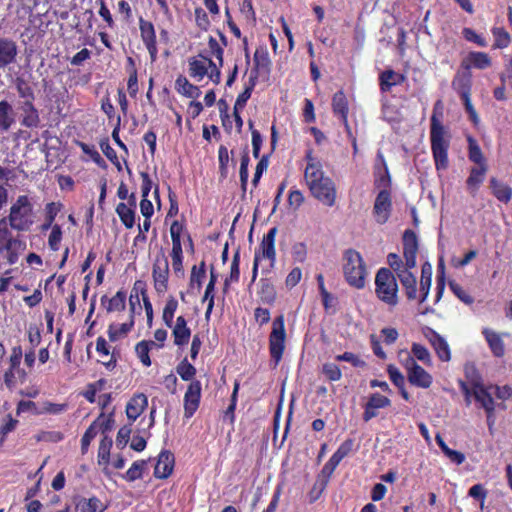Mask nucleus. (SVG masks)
<instances>
[{
	"label": "nucleus",
	"mask_w": 512,
	"mask_h": 512,
	"mask_svg": "<svg viewBox=\"0 0 512 512\" xmlns=\"http://www.w3.org/2000/svg\"><path fill=\"white\" fill-rule=\"evenodd\" d=\"M391 405V400L381 395L380 393H373L370 395L367 403L364 406L362 418L365 422L370 421L378 415V409H383Z\"/></svg>",
	"instance_id": "nucleus-16"
},
{
	"label": "nucleus",
	"mask_w": 512,
	"mask_h": 512,
	"mask_svg": "<svg viewBox=\"0 0 512 512\" xmlns=\"http://www.w3.org/2000/svg\"><path fill=\"white\" fill-rule=\"evenodd\" d=\"M178 308V301L173 297L170 296L165 304V307L163 309V315L162 319L167 327L171 328L173 325V319L175 311Z\"/></svg>",
	"instance_id": "nucleus-55"
},
{
	"label": "nucleus",
	"mask_w": 512,
	"mask_h": 512,
	"mask_svg": "<svg viewBox=\"0 0 512 512\" xmlns=\"http://www.w3.org/2000/svg\"><path fill=\"white\" fill-rule=\"evenodd\" d=\"M169 262L162 252L157 255L152 266V278L154 289L158 294H164L168 290Z\"/></svg>",
	"instance_id": "nucleus-9"
},
{
	"label": "nucleus",
	"mask_w": 512,
	"mask_h": 512,
	"mask_svg": "<svg viewBox=\"0 0 512 512\" xmlns=\"http://www.w3.org/2000/svg\"><path fill=\"white\" fill-rule=\"evenodd\" d=\"M411 352H412V356L415 359L423 362L426 365L431 364L430 353L424 345L419 344V343H413L411 346Z\"/></svg>",
	"instance_id": "nucleus-61"
},
{
	"label": "nucleus",
	"mask_w": 512,
	"mask_h": 512,
	"mask_svg": "<svg viewBox=\"0 0 512 512\" xmlns=\"http://www.w3.org/2000/svg\"><path fill=\"white\" fill-rule=\"evenodd\" d=\"M354 447V439L348 438L344 442L340 444L338 449L333 453L331 456L334 458L338 463H340L346 456H348Z\"/></svg>",
	"instance_id": "nucleus-60"
},
{
	"label": "nucleus",
	"mask_w": 512,
	"mask_h": 512,
	"mask_svg": "<svg viewBox=\"0 0 512 512\" xmlns=\"http://www.w3.org/2000/svg\"><path fill=\"white\" fill-rule=\"evenodd\" d=\"M331 106L333 114L339 119L348 117L349 104L343 90H339L333 95Z\"/></svg>",
	"instance_id": "nucleus-33"
},
{
	"label": "nucleus",
	"mask_w": 512,
	"mask_h": 512,
	"mask_svg": "<svg viewBox=\"0 0 512 512\" xmlns=\"http://www.w3.org/2000/svg\"><path fill=\"white\" fill-rule=\"evenodd\" d=\"M240 279V253L236 251L233 255L229 276L224 281L223 293L229 290L230 283H237Z\"/></svg>",
	"instance_id": "nucleus-42"
},
{
	"label": "nucleus",
	"mask_w": 512,
	"mask_h": 512,
	"mask_svg": "<svg viewBox=\"0 0 512 512\" xmlns=\"http://www.w3.org/2000/svg\"><path fill=\"white\" fill-rule=\"evenodd\" d=\"M101 305L108 313L125 310L126 292L119 290L112 298H108L107 295H103L101 297Z\"/></svg>",
	"instance_id": "nucleus-30"
},
{
	"label": "nucleus",
	"mask_w": 512,
	"mask_h": 512,
	"mask_svg": "<svg viewBox=\"0 0 512 512\" xmlns=\"http://www.w3.org/2000/svg\"><path fill=\"white\" fill-rule=\"evenodd\" d=\"M33 217V205L29 197L27 195H20L10 207L8 224L18 232H25L34 223Z\"/></svg>",
	"instance_id": "nucleus-6"
},
{
	"label": "nucleus",
	"mask_w": 512,
	"mask_h": 512,
	"mask_svg": "<svg viewBox=\"0 0 512 512\" xmlns=\"http://www.w3.org/2000/svg\"><path fill=\"white\" fill-rule=\"evenodd\" d=\"M175 457L169 450H162L154 468V476L158 479L168 478L174 469Z\"/></svg>",
	"instance_id": "nucleus-18"
},
{
	"label": "nucleus",
	"mask_w": 512,
	"mask_h": 512,
	"mask_svg": "<svg viewBox=\"0 0 512 512\" xmlns=\"http://www.w3.org/2000/svg\"><path fill=\"white\" fill-rule=\"evenodd\" d=\"M322 373L327 380L331 382L339 381L342 378V372L338 365L335 363H325L322 366Z\"/></svg>",
	"instance_id": "nucleus-64"
},
{
	"label": "nucleus",
	"mask_w": 512,
	"mask_h": 512,
	"mask_svg": "<svg viewBox=\"0 0 512 512\" xmlns=\"http://www.w3.org/2000/svg\"><path fill=\"white\" fill-rule=\"evenodd\" d=\"M417 253V235L413 230L407 229L403 234V256L406 268L398 273V277L409 300H414L417 295L416 277L409 271L416 266Z\"/></svg>",
	"instance_id": "nucleus-2"
},
{
	"label": "nucleus",
	"mask_w": 512,
	"mask_h": 512,
	"mask_svg": "<svg viewBox=\"0 0 512 512\" xmlns=\"http://www.w3.org/2000/svg\"><path fill=\"white\" fill-rule=\"evenodd\" d=\"M378 158L381 160L383 165V170L375 171L374 173V186L380 190L389 189L391 190V176L389 173L388 166L385 162V159L381 153H378Z\"/></svg>",
	"instance_id": "nucleus-37"
},
{
	"label": "nucleus",
	"mask_w": 512,
	"mask_h": 512,
	"mask_svg": "<svg viewBox=\"0 0 512 512\" xmlns=\"http://www.w3.org/2000/svg\"><path fill=\"white\" fill-rule=\"evenodd\" d=\"M9 226L5 218L0 220V254L6 252L8 263L15 264L19 254L26 249V243L14 237Z\"/></svg>",
	"instance_id": "nucleus-7"
},
{
	"label": "nucleus",
	"mask_w": 512,
	"mask_h": 512,
	"mask_svg": "<svg viewBox=\"0 0 512 512\" xmlns=\"http://www.w3.org/2000/svg\"><path fill=\"white\" fill-rule=\"evenodd\" d=\"M392 209L391 190H380L375 198L372 210L375 221L380 225L387 223L391 216Z\"/></svg>",
	"instance_id": "nucleus-10"
},
{
	"label": "nucleus",
	"mask_w": 512,
	"mask_h": 512,
	"mask_svg": "<svg viewBox=\"0 0 512 512\" xmlns=\"http://www.w3.org/2000/svg\"><path fill=\"white\" fill-rule=\"evenodd\" d=\"M206 277V264L205 261H201L199 265H194L191 269L190 282L191 287H195L200 290L202 288L203 280Z\"/></svg>",
	"instance_id": "nucleus-50"
},
{
	"label": "nucleus",
	"mask_w": 512,
	"mask_h": 512,
	"mask_svg": "<svg viewBox=\"0 0 512 512\" xmlns=\"http://www.w3.org/2000/svg\"><path fill=\"white\" fill-rule=\"evenodd\" d=\"M286 343L285 319L283 315L277 316L272 322V330L269 335V353L274 368L282 360Z\"/></svg>",
	"instance_id": "nucleus-8"
},
{
	"label": "nucleus",
	"mask_w": 512,
	"mask_h": 512,
	"mask_svg": "<svg viewBox=\"0 0 512 512\" xmlns=\"http://www.w3.org/2000/svg\"><path fill=\"white\" fill-rule=\"evenodd\" d=\"M139 30L141 39L146 49L148 50L151 61H155L158 55V48L156 32L153 23L141 17L139 19Z\"/></svg>",
	"instance_id": "nucleus-14"
},
{
	"label": "nucleus",
	"mask_w": 512,
	"mask_h": 512,
	"mask_svg": "<svg viewBox=\"0 0 512 512\" xmlns=\"http://www.w3.org/2000/svg\"><path fill=\"white\" fill-rule=\"evenodd\" d=\"M148 406V398L144 393L135 394L126 405V415L130 425L144 412Z\"/></svg>",
	"instance_id": "nucleus-19"
},
{
	"label": "nucleus",
	"mask_w": 512,
	"mask_h": 512,
	"mask_svg": "<svg viewBox=\"0 0 512 512\" xmlns=\"http://www.w3.org/2000/svg\"><path fill=\"white\" fill-rule=\"evenodd\" d=\"M22 357H23L22 347L20 345L12 347L11 354L9 356L8 369L16 370L18 377L21 380H25L27 374H26L25 370L20 369Z\"/></svg>",
	"instance_id": "nucleus-43"
},
{
	"label": "nucleus",
	"mask_w": 512,
	"mask_h": 512,
	"mask_svg": "<svg viewBox=\"0 0 512 512\" xmlns=\"http://www.w3.org/2000/svg\"><path fill=\"white\" fill-rule=\"evenodd\" d=\"M492 34L495 38L493 48L494 49H503L510 45L511 38L509 33L502 27H494L492 29Z\"/></svg>",
	"instance_id": "nucleus-53"
},
{
	"label": "nucleus",
	"mask_w": 512,
	"mask_h": 512,
	"mask_svg": "<svg viewBox=\"0 0 512 512\" xmlns=\"http://www.w3.org/2000/svg\"><path fill=\"white\" fill-rule=\"evenodd\" d=\"M139 294H141L143 301H144V297H148L146 283L142 280L135 281L130 298H129V303L131 306L132 313H134L135 304L139 303Z\"/></svg>",
	"instance_id": "nucleus-54"
},
{
	"label": "nucleus",
	"mask_w": 512,
	"mask_h": 512,
	"mask_svg": "<svg viewBox=\"0 0 512 512\" xmlns=\"http://www.w3.org/2000/svg\"><path fill=\"white\" fill-rule=\"evenodd\" d=\"M398 283L393 272L386 267L380 268L375 275V295L390 308L399 303Z\"/></svg>",
	"instance_id": "nucleus-5"
},
{
	"label": "nucleus",
	"mask_w": 512,
	"mask_h": 512,
	"mask_svg": "<svg viewBox=\"0 0 512 512\" xmlns=\"http://www.w3.org/2000/svg\"><path fill=\"white\" fill-rule=\"evenodd\" d=\"M174 344L178 347L185 346L189 343L191 337V329L187 326L184 316H178L176 323L172 329Z\"/></svg>",
	"instance_id": "nucleus-24"
},
{
	"label": "nucleus",
	"mask_w": 512,
	"mask_h": 512,
	"mask_svg": "<svg viewBox=\"0 0 512 512\" xmlns=\"http://www.w3.org/2000/svg\"><path fill=\"white\" fill-rule=\"evenodd\" d=\"M229 151L224 145H220L218 149V162L220 178L225 179L228 176Z\"/></svg>",
	"instance_id": "nucleus-58"
},
{
	"label": "nucleus",
	"mask_w": 512,
	"mask_h": 512,
	"mask_svg": "<svg viewBox=\"0 0 512 512\" xmlns=\"http://www.w3.org/2000/svg\"><path fill=\"white\" fill-rule=\"evenodd\" d=\"M257 84V81L253 78H248V81L245 83L244 90L237 96L234 110H242L246 106L247 101L250 99L252 92Z\"/></svg>",
	"instance_id": "nucleus-49"
},
{
	"label": "nucleus",
	"mask_w": 512,
	"mask_h": 512,
	"mask_svg": "<svg viewBox=\"0 0 512 512\" xmlns=\"http://www.w3.org/2000/svg\"><path fill=\"white\" fill-rule=\"evenodd\" d=\"M449 287L454 295L463 303L471 305L474 303V298L458 283L455 281L449 282Z\"/></svg>",
	"instance_id": "nucleus-63"
},
{
	"label": "nucleus",
	"mask_w": 512,
	"mask_h": 512,
	"mask_svg": "<svg viewBox=\"0 0 512 512\" xmlns=\"http://www.w3.org/2000/svg\"><path fill=\"white\" fill-rule=\"evenodd\" d=\"M461 68L463 71H458L452 80V88L459 94L460 98H467L471 96L472 90L471 65L463 60Z\"/></svg>",
	"instance_id": "nucleus-13"
},
{
	"label": "nucleus",
	"mask_w": 512,
	"mask_h": 512,
	"mask_svg": "<svg viewBox=\"0 0 512 512\" xmlns=\"http://www.w3.org/2000/svg\"><path fill=\"white\" fill-rule=\"evenodd\" d=\"M277 232V227L270 228L268 232L264 234L259 247L255 250L251 283H254L256 281L259 271V265L263 260H268L269 264L268 266L262 268V274L267 276L273 271L276 264L275 238Z\"/></svg>",
	"instance_id": "nucleus-3"
},
{
	"label": "nucleus",
	"mask_w": 512,
	"mask_h": 512,
	"mask_svg": "<svg viewBox=\"0 0 512 512\" xmlns=\"http://www.w3.org/2000/svg\"><path fill=\"white\" fill-rule=\"evenodd\" d=\"M99 146L103 152V154L108 158V160L116 166V168L120 171L122 169L120 161L118 159L116 151L111 147L109 143V139L103 138L99 142Z\"/></svg>",
	"instance_id": "nucleus-56"
},
{
	"label": "nucleus",
	"mask_w": 512,
	"mask_h": 512,
	"mask_svg": "<svg viewBox=\"0 0 512 512\" xmlns=\"http://www.w3.org/2000/svg\"><path fill=\"white\" fill-rule=\"evenodd\" d=\"M134 326V317L131 315L130 321L120 325L111 324L108 328V337L112 342L117 341L122 336L127 335Z\"/></svg>",
	"instance_id": "nucleus-46"
},
{
	"label": "nucleus",
	"mask_w": 512,
	"mask_h": 512,
	"mask_svg": "<svg viewBox=\"0 0 512 512\" xmlns=\"http://www.w3.org/2000/svg\"><path fill=\"white\" fill-rule=\"evenodd\" d=\"M259 290L257 292L262 303L273 305L277 298L276 288L273 281L268 277H262L259 280Z\"/></svg>",
	"instance_id": "nucleus-28"
},
{
	"label": "nucleus",
	"mask_w": 512,
	"mask_h": 512,
	"mask_svg": "<svg viewBox=\"0 0 512 512\" xmlns=\"http://www.w3.org/2000/svg\"><path fill=\"white\" fill-rule=\"evenodd\" d=\"M442 109V102L438 100L434 104L430 118V146L437 171H444L449 166L450 135L440 120L443 115Z\"/></svg>",
	"instance_id": "nucleus-1"
},
{
	"label": "nucleus",
	"mask_w": 512,
	"mask_h": 512,
	"mask_svg": "<svg viewBox=\"0 0 512 512\" xmlns=\"http://www.w3.org/2000/svg\"><path fill=\"white\" fill-rule=\"evenodd\" d=\"M76 510L78 512H104L105 507L100 499L94 496L80 499L76 504Z\"/></svg>",
	"instance_id": "nucleus-45"
},
{
	"label": "nucleus",
	"mask_w": 512,
	"mask_h": 512,
	"mask_svg": "<svg viewBox=\"0 0 512 512\" xmlns=\"http://www.w3.org/2000/svg\"><path fill=\"white\" fill-rule=\"evenodd\" d=\"M343 275L351 287L356 289L365 287L367 267L360 252L353 248L343 252Z\"/></svg>",
	"instance_id": "nucleus-4"
},
{
	"label": "nucleus",
	"mask_w": 512,
	"mask_h": 512,
	"mask_svg": "<svg viewBox=\"0 0 512 512\" xmlns=\"http://www.w3.org/2000/svg\"><path fill=\"white\" fill-rule=\"evenodd\" d=\"M16 89L19 97L23 98L24 101L33 102L35 99L33 89L31 86L23 79L18 78L16 80Z\"/></svg>",
	"instance_id": "nucleus-62"
},
{
	"label": "nucleus",
	"mask_w": 512,
	"mask_h": 512,
	"mask_svg": "<svg viewBox=\"0 0 512 512\" xmlns=\"http://www.w3.org/2000/svg\"><path fill=\"white\" fill-rule=\"evenodd\" d=\"M78 146L81 148L82 152L89 155L91 160L99 167L106 168L107 164L105 160L101 157L99 152L95 149L93 145L86 144L84 142H78Z\"/></svg>",
	"instance_id": "nucleus-57"
},
{
	"label": "nucleus",
	"mask_w": 512,
	"mask_h": 512,
	"mask_svg": "<svg viewBox=\"0 0 512 512\" xmlns=\"http://www.w3.org/2000/svg\"><path fill=\"white\" fill-rule=\"evenodd\" d=\"M406 80L404 74L397 73L392 69L384 70L379 75V87L382 93L390 92L393 86L401 85Z\"/></svg>",
	"instance_id": "nucleus-22"
},
{
	"label": "nucleus",
	"mask_w": 512,
	"mask_h": 512,
	"mask_svg": "<svg viewBox=\"0 0 512 512\" xmlns=\"http://www.w3.org/2000/svg\"><path fill=\"white\" fill-rule=\"evenodd\" d=\"M510 65H511V68L508 71V73L502 74L500 77L501 83H502L501 86L496 87L493 91V95H494L495 99H497L499 101H503L506 99L505 85L508 84V85L512 86V59H511Z\"/></svg>",
	"instance_id": "nucleus-59"
},
{
	"label": "nucleus",
	"mask_w": 512,
	"mask_h": 512,
	"mask_svg": "<svg viewBox=\"0 0 512 512\" xmlns=\"http://www.w3.org/2000/svg\"><path fill=\"white\" fill-rule=\"evenodd\" d=\"M113 445L112 438L108 435L102 436L99 447L97 460L98 464L107 467L110 464V452Z\"/></svg>",
	"instance_id": "nucleus-38"
},
{
	"label": "nucleus",
	"mask_w": 512,
	"mask_h": 512,
	"mask_svg": "<svg viewBox=\"0 0 512 512\" xmlns=\"http://www.w3.org/2000/svg\"><path fill=\"white\" fill-rule=\"evenodd\" d=\"M17 43L7 37L0 36V69H5L17 60Z\"/></svg>",
	"instance_id": "nucleus-15"
},
{
	"label": "nucleus",
	"mask_w": 512,
	"mask_h": 512,
	"mask_svg": "<svg viewBox=\"0 0 512 512\" xmlns=\"http://www.w3.org/2000/svg\"><path fill=\"white\" fill-rule=\"evenodd\" d=\"M175 89L179 94L187 98L197 99L201 95L200 88L190 83L183 75H179L177 77L175 81Z\"/></svg>",
	"instance_id": "nucleus-31"
},
{
	"label": "nucleus",
	"mask_w": 512,
	"mask_h": 512,
	"mask_svg": "<svg viewBox=\"0 0 512 512\" xmlns=\"http://www.w3.org/2000/svg\"><path fill=\"white\" fill-rule=\"evenodd\" d=\"M15 123V113L12 105L6 101H0V132H7Z\"/></svg>",
	"instance_id": "nucleus-32"
},
{
	"label": "nucleus",
	"mask_w": 512,
	"mask_h": 512,
	"mask_svg": "<svg viewBox=\"0 0 512 512\" xmlns=\"http://www.w3.org/2000/svg\"><path fill=\"white\" fill-rule=\"evenodd\" d=\"M92 423H95L97 432L100 431L103 436L107 435L115 423L114 409L108 415L102 411Z\"/></svg>",
	"instance_id": "nucleus-47"
},
{
	"label": "nucleus",
	"mask_w": 512,
	"mask_h": 512,
	"mask_svg": "<svg viewBox=\"0 0 512 512\" xmlns=\"http://www.w3.org/2000/svg\"><path fill=\"white\" fill-rule=\"evenodd\" d=\"M313 197L328 207L336 203L337 191L334 181L327 177L324 180L309 187Z\"/></svg>",
	"instance_id": "nucleus-11"
},
{
	"label": "nucleus",
	"mask_w": 512,
	"mask_h": 512,
	"mask_svg": "<svg viewBox=\"0 0 512 512\" xmlns=\"http://www.w3.org/2000/svg\"><path fill=\"white\" fill-rule=\"evenodd\" d=\"M304 178L309 188L324 180L327 176L324 175L322 165L319 162H309L304 171Z\"/></svg>",
	"instance_id": "nucleus-35"
},
{
	"label": "nucleus",
	"mask_w": 512,
	"mask_h": 512,
	"mask_svg": "<svg viewBox=\"0 0 512 512\" xmlns=\"http://www.w3.org/2000/svg\"><path fill=\"white\" fill-rule=\"evenodd\" d=\"M127 72L129 74L127 80V90L132 98H135L138 94V75L135 65V61L132 57L127 58Z\"/></svg>",
	"instance_id": "nucleus-39"
},
{
	"label": "nucleus",
	"mask_w": 512,
	"mask_h": 512,
	"mask_svg": "<svg viewBox=\"0 0 512 512\" xmlns=\"http://www.w3.org/2000/svg\"><path fill=\"white\" fill-rule=\"evenodd\" d=\"M209 57L199 54L198 57L189 59V75L197 81H201L207 74L209 69Z\"/></svg>",
	"instance_id": "nucleus-27"
},
{
	"label": "nucleus",
	"mask_w": 512,
	"mask_h": 512,
	"mask_svg": "<svg viewBox=\"0 0 512 512\" xmlns=\"http://www.w3.org/2000/svg\"><path fill=\"white\" fill-rule=\"evenodd\" d=\"M146 461L145 460H137L132 463L131 467L126 471V473L123 475V478L127 480L128 482H133L138 479H141L143 476V471L146 467Z\"/></svg>",
	"instance_id": "nucleus-52"
},
{
	"label": "nucleus",
	"mask_w": 512,
	"mask_h": 512,
	"mask_svg": "<svg viewBox=\"0 0 512 512\" xmlns=\"http://www.w3.org/2000/svg\"><path fill=\"white\" fill-rule=\"evenodd\" d=\"M22 119L21 125L27 128H37L40 124V117L38 110L33 102L24 101L21 106Z\"/></svg>",
	"instance_id": "nucleus-29"
},
{
	"label": "nucleus",
	"mask_w": 512,
	"mask_h": 512,
	"mask_svg": "<svg viewBox=\"0 0 512 512\" xmlns=\"http://www.w3.org/2000/svg\"><path fill=\"white\" fill-rule=\"evenodd\" d=\"M472 394L485 411L495 410V401L487 388L480 382V378L472 382Z\"/></svg>",
	"instance_id": "nucleus-20"
},
{
	"label": "nucleus",
	"mask_w": 512,
	"mask_h": 512,
	"mask_svg": "<svg viewBox=\"0 0 512 512\" xmlns=\"http://www.w3.org/2000/svg\"><path fill=\"white\" fill-rule=\"evenodd\" d=\"M202 385L199 380H192L184 394V417L191 418L200 406Z\"/></svg>",
	"instance_id": "nucleus-12"
},
{
	"label": "nucleus",
	"mask_w": 512,
	"mask_h": 512,
	"mask_svg": "<svg viewBox=\"0 0 512 512\" xmlns=\"http://www.w3.org/2000/svg\"><path fill=\"white\" fill-rule=\"evenodd\" d=\"M153 346H156V343L152 340H142L138 342L135 346V352L140 362L146 367H149L151 365L149 352Z\"/></svg>",
	"instance_id": "nucleus-48"
},
{
	"label": "nucleus",
	"mask_w": 512,
	"mask_h": 512,
	"mask_svg": "<svg viewBox=\"0 0 512 512\" xmlns=\"http://www.w3.org/2000/svg\"><path fill=\"white\" fill-rule=\"evenodd\" d=\"M176 372L180 376V378L183 381H192L195 380L194 377L196 375V368L187 360V358H184L179 362V364L176 366Z\"/></svg>",
	"instance_id": "nucleus-51"
},
{
	"label": "nucleus",
	"mask_w": 512,
	"mask_h": 512,
	"mask_svg": "<svg viewBox=\"0 0 512 512\" xmlns=\"http://www.w3.org/2000/svg\"><path fill=\"white\" fill-rule=\"evenodd\" d=\"M482 334L493 356L497 358L503 357L505 355V344L501 334L487 327L483 328Z\"/></svg>",
	"instance_id": "nucleus-21"
},
{
	"label": "nucleus",
	"mask_w": 512,
	"mask_h": 512,
	"mask_svg": "<svg viewBox=\"0 0 512 512\" xmlns=\"http://www.w3.org/2000/svg\"><path fill=\"white\" fill-rule=\"evenodd\" d=\"M408 382L417 388L428 389L433 383L432 375L422 366L416 367L407 374Z\"/></svg>",
	"instance_id": "nucleus-26"
},
{
	"label": "nucleus",
	"mask_w": 512,
	"mask_h": 512,
	"mask_svg": "<svg viewBox=\"0 0 512 512\" xmlns=\"http://www.w3.org/2000/svg\"><path fill=\"white\" fill-rule=\"evenodd\" d=\"M425 337L428 339L434 348L438 358L441 361L447 362L451 358V352L447 341L438 332L432 328H427Z\"/></svg>",
	"instance_id": "nucleus-17"
},
{
	"label": "nucleus",
	"mask_w": 512,
	"mask_h": 512,
	"mask_svg": "<svg viewBox=\"0 0 512 512\" xmlns=\"http://www.w3.org/2000/svg\"><path fill=\"white\" fill-rule=\"evenodd\" d=\"M468 158L471 162L477 164V166L487 165L486 158L483 155V152L475 140L474 137L468 136Z\"/></svg>",
	"instance_id": "nucleus-41"
},
{
	"label": "nucleus",
	"mask_w": 512,
	"mask_h": 512,
	"mask_svg": "<svg viewBox=\"0 0 512 512\" xmlns=\"http://www.w3.org/2000/svg\"><path fill=\"white\" fill-rule=\"evenodd\" d=\"M465 61L471 65V68L486 69L491 66L492 61L489 55L485 52L473 51L468 54Z\"/></svg>",
	"instance_id": "nucleus-44"
},
{
	"label": "nucleus",
	"mask_w": 512,
	"mask_h": 512,
	"mask_svg": "<svg viewBox=\"0 0 512 512\" xmlns=\"http://www.w3.org/2000/svg\"><path fill=\"white\" fill-rule=\"evenodd\" d=\"M489 188L492 195L501 203L508 204L512 199V187L500 181L496 177L489 180Z\"/></svg>",
	"instance_id": "nucleus-25"
},
{
	"label": "nucleus",
	"mask_w": 512,
	"mask_h": 512,
	"mask_svg": "<svg viewBox=\"0 0 512 512\" xmlns=\"http://www.w3.org/2000/svg\"><path fill=\"white\" fill-rule=\"evenodd\" d=\"M253 68L250 71L249 78H253L258 81L259 74L262 70L268 71L270 66V59L266 51L260 52L258 49L254 53L253 57Z\"/></svg>",
	"instance_id": "nucleus-34"
},
{
	"label": "nucleus",
	"mask_w": 512,
	"mask_h": 512,
	"mask_svg": "<svg viewBox=\"0 0 512 512\" xmlns=\"http://www.w3.org/2000/svg\"><path fill=\"white\" fill-rule=\"evenodd\" d=\"M115 211L125 228L131 229L135 225L136 209L126 205L125 202L117 204Z\"/></svg>",
	"instance_id": "nucleus-36"
},
{
	"label": "nucleus",
	"mask_w": 512,
	"mask_h": 512,
	"mask_svg": "<svg viewBox=\"0 0 512 512\" xmlns=\"http://www.w3.org/2000/svg\"><path fill=\"white\" fill-rule=\"evenodd\" d=\"M185 229L183 223L178 220L172 222L170 226V235L172 240V250L170 254L183 253L181 235Z\"/></svg>",
	"instance_id": "nucleus-40"
},
{
	"label": "nucleus",
	"mask_w": 512,
	"mask_h": 512,
	"mask_svg": "<svg viewBox=\"0 0 512 512\" xmlns=\"http://www.w3.org/2000/svg\"><path fill=\"white\" fill-rule=\"evenodd\" d=\"M487 171L488 165L471 167L469 176L466 179V187L472 195H475L480 189V186L485 180Z\"/></svg>",
	"instance_id": "nucleus-23"
}]
</instances>
